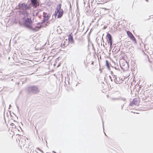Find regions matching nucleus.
<instances>
[{"mask_svg": "<svg viewBox=\"0 0 153 153\" xmlns=\"http://www.w3.org/2000/svg\"><path fill=\"white\" fill-rule=\"evenodd\" d=\"M18 7L20 14L23 16L24 26L32 30L37 31L39 29L38 27H36V28H33L32 26L33 22L31 19L32 15L30 14L29 12V11H30L31 9L30 6L25 3H19Z\"/></svg>", "mask_w": 153, "mask_h": 153, "instance_id": "nucleus-1", "label": "nucleus"}, {"mask_svg": "<svg viewBox=\"0 0 153 153\" xmlns=\"http://www.w3.org/2000/svg\"><path fill=\"white\" fill-rule=\"evenodd\" d=\"M27 91L30 93H36L39 92V90L36 86H34L28 87Z\"/></svg>", "mask_w": 153, "mask_h": 153, "instance_id": "nucleus-2", "label": "nucleus"}, {"mask_svg": "<svg viewBox=\"0 0 153 153\" xmlns=\"http://www.w3.org/2000/svg\"><path fill=\"white\" fill-rule=\"evenodd\" d=\"M61 4H58L57 6L56 9L57 13H58L57 16L58 18H61L63 15V10L61 9Z\"/></svg>", "mask_w": 153, "mask_h": 153, "instance_id": "nucleus-3", "label": "nucleus"}, {"mask_svg": "<svg viewBox=\"0 0 153 153\" xmlns=\"http://www.w3.org/2000/svg\"><path fill=\"white\" fill-rule=\"evenodd\" d=\"M107 38V41L108 42V44H109L110 47H111L113 43L112 37L111 35L108 32L107 33L106 36V39Z\"/></svg>", "mask_w": 153, "mask_h": 153, "instance_id": "nucleus-4", "label": "nucleus"}, {"mask_svg": "<svg viewBox=\"0 0 153 153\" xmlns=\"http://www.w3.org/2000/svg\"><path fill=\"white\" fill-rule=\"evenodd\" d=\"M30 5L36 8L39 5V3L37 0H30Z\"/></svg>", "mask_w": 153, "mask_h": 153, "instance_id": "nucleus-5", "label": "nucleus"}, {"mask_svg": "<svg viewBox=\"0 0 153 153\" xmlns=\"http://www.w3.org/2000/svg\"><path fill=\"white\" fill-rule=\"evenodd\" d=\"M43 16L44 17L43 20L42 21V23H44L49 19V16H50V15L47 14L46 13L44 12L43 13Z\"/></svg>", "mask_w": 153, "mask_h": 153, "instance_id": "nucleus-6", "label": "nucleus"}, {"mask_svg": "<svg viewBox=\"0 0 153 153\" xmlns=\"http://www.w3.org/2000/svg\"><path fill=\"white\" fill-rule=\"evenodd\" d=\"M109 6L108 7H107V8H106V16H111L110 14L109 13L111 12L110 9L112 6V4L111 3H109Z\"/></svg>", "mask_w": 153, "mask_h": 153, "instance_id": "nucleus-7", "label": "nucleus"}, {"mask_svg": "<svg viewBox=\"0 0 153 153\" xmlns=\"http://www.w3.org/2000/svg\"><path fill=\"white\" fill-rule=\"evenodd\" d=\"M114 81L116 83L120 84L122 82L123 80L122 78H121L120 77H116V76H115V75H114Z\"/></svg>", "mask_w": 153, "mask_h": 153, "instance_id": "nucleus-8", "label": "nucleus"}, {"mask_svg": "<svg viewBox=\"0 0 153 153\" xmlns=\"http://www.w3.org/2000/svg\"><path fill=\"white\" fill-rule=\"evenodd\" d=\"M69 41H70L71 42L73 41V37L72 36H71L70 35L69 36L68 40V41L66 40V42H64V43L65 44H64L63 45H64L65 47H66L68 45V42Z\"/></svg>", "mask_w": 153, "mask_h": 153, "instance_id": "nucleus-9", "label": "nucleus"}, {"mask_svg": "<svg viewBox=\"0 0 153 153\" xmlns=\"http://www.w3.org/2000/svg\"><path fill=\"white\" fill-rule=\"evenodd\" d=\"M128 36L133 41L136 42V41L135 37L129 31H128L127 32Z\"/></svg>", "mask_w": 153, "mask_h": 153, "instance_id": "nucleus-10", "label": "nucleus"}, {"mask_svg": "<svg viewBox=\"0 0 153 153\" xmlns=\"http://www.w3.org/2000/svg\"><path fill=\"white\" fill-rule=\"evenodd\" d=\"M133 102H134V105H137L139 103V102L138 101V99L137 98H134L133 100Z\"/></svg>", "mask_w": 153, "mask_h": 153, "instance_id": "nucleus-11", "label": "nucleus"}, {"mask_svg": "<svg viewBox=\"0 0 153 153\" xmlns=\"http://www.w3.org/2000/svg\"><path fill=\"white\" fill-rule=\"evenodd\" d=\"M111 65V63L108 60H106V66H110Z\"/></svg>", "mask_w": 153, "mask_h": 153, "instance_id": "nucleus-12", "label": "nucleus"}, {"mask_svg": "<svg viewBox=\"0 0 153 153\" xmlns=\"http://www.w3.org/2000/svg\"><path fill=\"white\" fill-rule=\"evenodd\" d=\"M134 105V102H133V100H132V101L131 102H130L129 104V105L130 106H132L133 105Z\"/></svg>", "mask_w": 153, "mask_h": 153, "instance_id": "nucleus-13", "label": "nucleus"}, {"mask_svg": "<svg viewBox=\"0 0 153 153\" xmlns=\"http://www.w3.org/2000/svg\"><path fill=\"white\" fill-rule=\"evenodd\" d=\"M120 99L124 101H125L126 100V99H125V98H123V97H121L120 98Z\"/></svg>", "mask_w": 153, "mask_h": 153, "instance_id": "nucleus-14", "label": "nucleus"}, {"mask_svg": "<svg viewBox=\"0 0 153 153\" xmlns=\"http://www.w3.org/2000/svg\"><path fill=\"white\" fill-rule=\"evenodd\" d=\"M106 66L108 70V71H110L111 69H110V66Z\"/></svg>", "mask_w": 153, "mask_h": 153, "instance_id": "nucleus-15", "label": "nucleus"}, {"mask_svg": "<svg viewBox=\"0 0 153 153\" xmlns=\"http://www.w3.org/2000/svg\"><path fill=\"white\" fill-rule=\"evenodd\" d=\"M102 124H103V132H104L105 134V132L104 131V126H103L104 122L103 121H102Z\"/></svg>", "mask_w": 153, "mask_h": 153, "instance_id": "nucleus-16", "label": "nucleus"}, {"mask_svg": "<svg viewBox=\"0 0 153 153\" xmlns=\"http://www.w3.org/2000/svg\"><path fill=\"white\" fill-rule=\"evenodd\" d=\"M125 103H124V104H123V105H122L121 106V109H123V107H124V104H125Z\"/></svg>", "mask_w": 153, "mask_h": 153, "instance_id": "nucleus-17", "label": "nucleus"}, {"mask_svg": "<svg viewBox=\"0 0 153 153\" xmlns=\"http://www.w3.org/2000/svg\"><path fill=\"white\" fill-rule=\"evenodd\" d=\"M118 98H113L112 99V100H118Z\"/></svg>", "mask_w": 153, "mask_h": 153, "instance_id": "nucleus-18", "label": "nucleus"}, {"mask_svg": "<svg viewBox=\"0 0 153 153\" xmlns=\"http://www.w3.org/2000/svg\"><path fill=\"white\" fill-rule=\"evenodd\" d=\"M37 149H39V150L41 152H43V151L42 150H41V149H39V148H37Z\"/></svg>", "mask_w": 153, "mask_h": 153, "instance_id": "nucleus-19", "label": "nucleus"}, {"mask_svg": "<svg viewBox=\"0 0 153 153\" xmlns=\"http://www.w3.org/2000/svg\"><path fill=\"white\" fill-rule=\"evenodd\" d=\"M17 110L19 112V109L18 107L17 106Z\"/></svg>", "mask_w": 153, "mask_h": 153, "instance_id": "nucleus-20", "label": "nucleus"}, {"mask_svg": "<svg viewBox=\"0 0 153 153\" xmlns=\"http://www.w3.org/2000/svg\"><path fill=\"white\" fill-rule=\"evenodd\" d=\"M104 41L103 40V46L104 47H105V45H104Z\"/></svg>", "mask_w": 153, "mask_h": 153, "instance_id": "nucleus-21", "label": "nucleus"}, {"mask_svg": "<svg viewBox=\"0 0 153 153\" xmlns=\"http://www.w3.org/2000/svg\"><path fill=\"white\" fill-rule=\"evenodd\" d=\"M110 0H105L106 1V3L107 2H108L109 1H110Z\"/></svg>", "mask_w": 153, "mask_h": 153, "instance_id": "nucleus-22", "label": "nucleus"}, {"mask_svg": "<svg viewBox=\"0 0 153 153\" xmlns=\"http://www.w3.org/2000/svg\"><path fill=\"white\" fill-rule=\"evenodd\" d=\"M147 58L148 59L149 61V62H150L149 59V57H148V56H147Z\"/></svg>", "mask_w": 153, "mask_h": 153, "instance_id": "nucleus-23", "label": "nucleus"}, {"mask_svg": "<svg viewBox=\"0 0 153 153\" xmlns=\"http://www.w3.org/2000/svg\"><path fill=\"white\" fill-rule=\"evenodd\" d=\"M39 13V12L37 11V13H36V15H37V14Z\"/></svg>", "mask_w": 153, "mask_h": 153, "instance_id": "nucleus-24", "label": "nucleus"}, {"mask_svg": "<svg viewBox=\"0 0 153 153\" xmlns=\"http://www.w3.org/2000/svg\"><path fill=\"white\" fill-rule=\"evenodd\" d=\"M111 74H113V71H111Z\"/></svg>", "mask_w": 153, "mask_h": 153, "instance_id": "nucleus-25", "label": "nucleus"}, {"mask_svg": "<svg viewBox=\"0 0 153 153\" xmlns=\"http://www.w3.org/2000/svg\"><path fill=\"white\" fill-rule=\"evenodd\" d=\"M11 107V105H10L9 109H10V108Z\"/></svg>", "mask_w": 153, "mask_h": 153, "instance_id": "nucleus-26", "label": "nucleus"}, {"mask_svg": "<svg viewBox=\"0 0 153 153\" xmlns=\"http://www.w3.org/2000/svg\"><path fill=\"white\" fill-rule=\"evenodd\" d=\"M13 125H14V124L13 123H12L11 124V125L12 126H13Z\"/></svg>", "mask_w": 153, "mask_h": 153, "instance_id": "nucleus-27", "label": "nucleus"}, {"mask_svg": "<svg viewBox=\"0 0 153 153\" xmlns=\"http://www.w3.org/2000/svg\"><path fill=\"white\" fill-rule=\"evenodd\" d=\"M103 29H105V26H104V27H103Z\"/></svg>", "mask_w": 153, "mask_h": 153, "instance_id": "nucleus-28", "label": "nucleus"}, {"mask_svg": "<svg viewBox=\"0 0 153 153\" xmlns=\"http://www.w3.org/2000/svg\"><path fill=\"white\" fill-rule=\"evenodd\" d=\"M53 153H56L54 151H53Z\"/></svg>", "mask_w": 153, "mask_h": 153, "instance_id": "nucleus-29", "label": "nucleus"}, {"mask_svg": "<svg viewBox=\"0 0 153 153\" xmlns=\"http://www.w3.org/2000/svg\"><path fill=\"white\" fill-rule=\"evenodd\" d=\"M107 97H108V95H107Z\"/></svg>", "mask_w": 153, "mask_h": 153, "instance_id": "nucleus-30", "label": "nucleus"}, {"mask_svg": "<svg viewBox=\"0 0 153 153\" xmlns=\"http://www.w3.org/2000/svg\"><path fill=\"white\" fill-rule=\"evenodd\" d=\"M151 69H152V71H153V70H152V68Z\"/></svg>", "mask_w": 153, "mask_h": 153, "instance_id": "nucleus-31", "label": "nucleus"}, {"mask_svg": "<svg viewBox=\"0 0 153 153\" xmlns=\"http://www.w3.org/2000/svg\"><path fill=\"white\" fill-rule=\"evenodd\" d=\"M105 136H106V137H108V136H107L106 134V135H105Z\"/></svg>", "mask_w": 153, "mask_h": 153, "instance_id": "nucleus-32", "label": "nucleus"}, {"mask_svg": "<svg viewBox=\"0 0 153 153\" xmlns=\"http://www.w3.org/2000/svg\"><path fill=\"white\" fill-rule=\"evenodd\" d=\"M104 80H105V77H104Z\"/></svg>", "mask_w": 153, "mask_h": 153, "instance_id": "nucleus-33", "label": "nucleus"}, {"mask_svg": "<svg viewBox=\"0 0 153 153\" xmlns=\"http://www.w3.org/2000/svg\"><path fill=\"white\" fill-rule=\"evenodd\" d=\"M146 1H148V0H146Z\"/></svg>", "mask_w": 153, "mask_h": 153, "instance_id": "nucleus-34", "label": "nucleus"}, {"mask_svg": "<svg viewBox=\"0 0 153 153\" xmlns=\"http://www.w3.org/2000/svg\"><path fill=\"white\" fill-rule=\"evenodd\" d=\"M102 92L103 93H104V92L102 91Z\"/></svg>", "mask_w": 153, "mask_h": 153, "instance_id": "nucleus-35", "label": "nucleus"}, {"mask_svg": "<svg viewBox=\"0 0 153 153\" xmlns=\"http://www.w3.org/2000/svg\"><path fill=\"white\" fill-rule=\"evenodd\" d=\"M101 45H102V43H101Z\"/></svg>", "mask_w": 153, "mask_h": 153, "instance_id": "nucleus-36", "label": "nucleus"}, {"mask_svg": "<svg viewBox=\"0 0 153 153\" xmlns=\"http://www.w3.org/2000/svg\"><path fill=\"white\" fill-rule=\"evenodd\" d=\"M106 27H107V26H106V27H105L106 28Z\"/></svg>", "mask_w": 153, "mask_h": 153, "instance_id": "nucleus-37", "label": "nucleus"}]
</instances>
